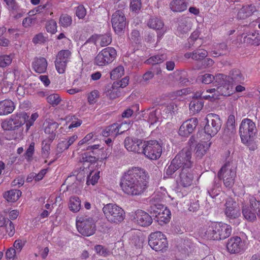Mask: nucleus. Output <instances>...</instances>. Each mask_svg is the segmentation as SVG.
I'll list each match as a JSON object with an SVG mask.
<instances>
[{"label":"nucleus","mask_w":260,"mask_h":260,"mask_svg":"<svg viewBox=\"0 0 260 260\" xmlns=\"http://www.w3.org/2000/svg\"><path fill=\"white\" fill-rule=\"evenodd\" d=\"M38 117L39 115L37 113H34L31 115L29 119H28V118L26 119L25 123H26V131H28L30 127L33 125L34 122ZM28 117H29L28 116Z\"/></svg>","instance_id":"obj_53"},{"label":"nucleus","mask_w":260,"mask_h":260,"mask_svg":"<svg viewBox=\"0 0 260 260\" xmlns=\"http://www.w3.org/2000/svg\"><path fill=\"white\" fill-rule=\"evenodd\" d=\"M255 10V7L252 5L243 6L238 12V17L240 19L246 18L251 16Z\"/></svg>","instance_id":"obj_34"},{"label":"nucleus","mask_w":260,"mask_h":260,"mask_svg":"<svg viewBox=\"0 0 260 260\" xmlns=\"http://www.w3.org/2000/svg\"><path fill=\"white\" fill-rule=\"evenodd\" d=\"M67 62L61 61L56 58L55 62V67L56 70L59 74H62L64 72L67 66Z\"/></svg>","instance_id":"obj_52"},{"label":"nucleus","mask_w":260,"mask_h":260,"mask_svg":"<svg viewBox=\"0 0 260 260\" xmlns=\"http://www.w3.org/2000/svg\"><path fill=\"white\" fill-rule=\"evenodd\" d=\"M112 25L115 32L117 34H121L126 26V18L122 11L118 10L112 16Z\"/></svg>","instance_id":"obj_14"},{"label":"nucleus","mask_w":260,"mask_h":260,"mask_svg":"<svg viewBox=\"0 0 260 260\" xmlns=\"http://www.w3.org/2000/svg\"><path fill=\"white\" fill-rule=\"evenodd\" d=\"M148 63L153 64V66L159 64L161 62V55H155L151 57L147 60Z\"/></svg>","instance_id":"obj_64"},{"label":"nucleus","mask_w":260,"mask_h":260,"mask_svg":"<svg viewBox=\"0 0 260 260\" xmlns=\"http://www.w3.org/2000/svg\"><path fill=\"white\" fill-rule=\"evenodd\" d=\"M175 105L173 103H171L167 105L165 109V112L167 115L166 118H171L174 113Z\"/></svg>","instance_id":"obj_61"},{"label":"nucleus","mask_w":260,"mask_h":260,"mask_svg":"<svg viewBox=\"0 0 260 260\" xmlns=\"http://www.w3.org/2000/svg\"><path fill=\"white\" fill-rule=\"evenodd\" d=\"M141 8V0H132L131 3V9L133 11H138Z\"/></svg>","instance_id":"obj_63"},{"label":"nucleus","mask_w":260,"mask_h":260,"mask_svg":"<svg viewBox=\"0 0 260 260\" xmlns=\"http://www.w3.org/2000/svg\"><path fill=\"white\" fill-rule=\"evenodd\" d=\"M214 79V76L210 74H205L198 77V80L204 84L211 83Z\"/></svg>","instance_id":"obj_51"},{"label":"nucleus","mask_w":260,"mask_h":260,"mask_svg":"<svg viewBox=\"0 0 260 260\" xmlns=\"http://www.w3.org/2000/svg\"><path fill=\"white\" fill-rule=\"evenodd\" d=\"M111 38L109 35H92L88 40L89 42L92 43L96 46H106L111 42Z\"/></svg>","instance_id":"obj_24"},{"label":"nucleus","mask_w":260,"mask_h":260,"mask_svg":"<svg viewBox=\"0 0 260 260\" xmlns=\"http://www.w3.org/2000/svg\"><path fill=\"white\" fill-rule=\"evenodd\" d=\"M211 143L209 142H203L199 143L194 148L195 156L198 158H201L207 152L210 147Z\"/></svg>","instance_id":"obj_31"},{"label":"nucleus","mask_w":260,"mask_h":260,"mask_svg":"<svg viewBox=\"0 0 260 260\" xmlns=\"http://www.w3.org/2000/svg\"><path fill=\"white\" fill-rule=\"evenodd\" d=\"M76 16L79 19H83L86 15V11L83 6H79L76 9Z\"/></svg>","instance_id":"obj_59"},{"label":"nucleus","mask_w":260,"mask_h":260,"mask_svg":"<svg viewBox=\"0 0 260 260\" xmlns=\"http://www.w3.org/2000/svg\"><path fill=\"white\" fill-rule=\"evenodd\" d=\"M98 139V137L94 133L88 134L85 137L80 140L78 143L79 146L84 144H90L95 142Z\"/></svg>","instance_id":"obj_38"},{"label":"nucleus","mask_w":260,"mask_h":260,"mask_svg":"<svg viewBox=\"0 0 260 260\" xmlns=\"http://www.w3.org/2000/svg\"><path fill=\"white\" fill-rule=\"evenodd\" d=\"M21 196V192L19 190L13 189L5 193L4 198L9 202H16Z\"/></svg>","instance_id":"obj_35"},{"label":"nucleus","mask_w":260,"mask_h":260,"mask_svg":"<svg viewBox=\"0 0 260 260\" xmlns=\"http://www.w3.org/2000/svg\"><path fill=\"white\" fill-rule=\"evenodd\" d=\"M225 214L231 218L239 217L241 215L240 209L238 204L232 198H228L225 203Z\"/></svg>","instance_id":"obj_17"},{"label":"nucleus","mask_w":260,"mask_h":260,"mask_svg":"<svg viewBox=\"0 0 260 260\" xmlns=\"http://www.w3.org/2000/svg\"><path fill=\"white\" fill-rule=\"evenodd\" d=\"M180 167L176 162V159H173L170 165L166 171V174L168 177L171 176Z\"/></svg>","instance_id":"obj_49"},{"label":"nucleus","mask_w":260,"mask_h":260,"mask_svg":"<svg viewBox=\"0 0 260 260\" xmlns=\"http://www.w3.org/2000/svg\"><path fill=\"white\" fill-rule=\"evenodd\" d=\"M187 0H172L170 4L171 10L175 12H182L187 9Z\"/></svg>","instance_id":"obj_28"},{"label":"nucleus","mask_w":260,"mask_h":260,"mask_svg":"<svg viewBox=\"0 0 260 260\" xmlns=\"http://www.w3.org/2000/svg\"><path fill=\"white\" fill-rule=\"evenodd\" d=\"M190 29V23L187 18H181L178 20L177 30L179 34H186L189 31Z\"/></svg>","instance_id":"obj_32"},{"label":"nucleus","mask_w":260,"mask_h":260,"mask_svg":"<svg viewBox=\"0 0 260 260\" xmlns=\"http://www.w3.org/2000/svg\"><path fill=\"white\" fill-rule=\"evenodd\" d=\"M198 119L192 118L185 122L180 127L179 134L184 137H187L192 133L197 125Z\"/></svg>","instance_id":"obj_21"},{"label":"nucleus","mask_w":260,"mask_h":260,"mask_svg":"<svg viewBox=\"0 0 260 260\" xmlns=\"http://www.w3.org/2000/svg\"><path fill=\"white\" fill-rule=\"evenodd\" d=\"M141 153L150 159L156 160L161 155L162 147L156 140L145 141L143 142Z\"/></svg>","instance_id":"obj_8"},{"label":"nucleus","mask_w":260,"mask_h":260,"mask_svg":"<svg viewBox=\"0 0 260 260\" xmlns=\"http://www.w3.org/2000/svg\"><path fill=\"white\" fill-rule=\"evenodd\" d=\"M226 248L231 253H239L244 250L245 245L239 237H234L229 239Z\"/></svg>","instance_id":"obj_18"},{"label":"nucleus","mask_w":260,"mask_h":260,"mask_svg":"<svg viewBox=\"0 0 260 260\" xmlns=\"http://www.w3.org/2000/svg\"><path fill=\"white\" fill-rule=\"evenodd\" d=\"M16 250L13 248H9L6 252V257L8 260H15L16 258Z\"/></svg>","instance_id":"obj_62"},{"label":"nucleus","mask_w":260,"mask_h":260,"mask_svg":"<svg viewBox=\"0 0 260 260\" xmlns=\"http://www.w3.org/2000/svg\"><path fill=\"white\" fill-rule=\"evenodd\" d=\"M193 54L196 55L197 59H194V60H200L202 59L205 57H206L208 55V52L206 50L204 49H199L193 51Z\"/></svg>","instance_id":"obj_58"},{"label":"nucleus","mask_w":260,"mask_h":260,"mask_svg":"<svg viewBox=\"0 0 260 260\" xmlns=\"http://www.w3.org/2000/svg\"><path fill=\"white\" fill-rule=\"evenodd\" d=\"M260 209V202L251 196L246 198V200L242 202V214L244 218L253 221L256 219V213Z\"/></svg>","instance_id":"obj_6"},{"label":"nucleus","mask_w":260,"mask_h":260,"mask_svg":"<svg viewBox=\"0 0 260 260\" xmlns=\"http://www.w3.org/2000/svg\"><path fill=\"white\" fill-rule=\"evenodd\" d=\"M117 52L113 47H107L102 50L95 56L94 63L104 66L112 62L116 58Z\"/></svg>","instance_id":"obj_10"},{"label":"nucleus","mask_w":260,"mask_h":260,"mask_svg":"<svg viewBox=\"0 0 260 260\" xmlns=\"http://www.w3.org/2000/svg\"><path fill=\"white\" fill-rule=\"evenodd\" d=\"M215 88H211L203 91L202 92H197L194 96L196 98H201L206 100H210L213 101L218 98L220 94L218 93Z\"/></svg>","instance_id":"obj_27"},{"label":"nucleus","mask_w":260,"mask_h":260,"mask_svg":"<svg viewBox=\"0 0 260 260\" xmlns=\"http://www.w3.org/2000/svg\"><path fill=\"white\" fill-rule=\"evenodd\" d=\"M129 128V125L126 123H122L120 126L117 123L111 125L109 126L103 133L105 136H111L115 137L118 134L122 133L126 129Z\"/></svg>","instance_id":"obj_23"},{"label":"nucleus","mask_w":260,"mask_h":260,"mask_svg":"<svg viewBox=\"0 0 260 260\" xmlns=\"http://www.w3.org/2000/svg\"><path fill=\"white\" fill-rule=\"evenodd\" d=\"M162 234L160 232L151 233L149 238V245L156 251H161L162 249Z\"/></svg>","instance_id":"obj_22"},{"label":"nucleus","mask_w":260,"mask_h":260,"mask_svg":"<svg viewBox=\"0 0 260 260\" xmlns=\"http://www.w3.org/2000/svg\"><path fill=\"white\" fill-rule=\"evenodd\" d=\"M139 109V107L138 105H133L131 108H127L124 111L122 114V116L124 118H129L133 115L135 110L138 111Z\"/></svg>","instance_id":"obj_50"},{"label":"nucleus","mask_w":260,"mask_h":260,"mask_svg":"<svg viewBox=\"0 0 260 260\" xmlns=\"http://www.w3.org/2000/svg\"><path fill=\"white\" fill-rule=\"evenodd\" d=\"M230 85L237 84L242 83L245 80L244 75L242 74L240 70L234 69L231 70L228 75ZM231 87V86H230Z\"/></svg>","instance_id":"obj_25"},{"label":"nucleus","mask_w":260,"mask_h":260,"mask_svg":"<svg viewBox=\"0 0 260 260\" xmlns=\"http://www.w3.org/2000/svg\"><path fill=\"white\" fill-rule=\"evenodd\" d=\"M35 150V143H31L28 148L27 149L25 152V157L28 161H30L31 159L32 156L34 154Z\"/></svg>","instance_id":"obj_57"},{"label":"nucleus","mask_w":260,"mask_h":260,"mask_svg":"<svg viewBox=\"0 0 260 260\" xmlns=\"http://www.w3.org/2000/svg\"><path fill=\"white\" fill-rule=\"evenodd\" d=\"M124 68L121 66H119L111 71V78L113 80L118 79L124 75Z\"/></svg>","instance_id":"obj_42"},{"label":"nucleus","mask_w":260,"mask_h":260,"mask_svg":"<svg viewBox=\"0 0 260 260\" xmlns=\"http://www.w3.org/2000/svg\"><path fill=\"white\" fill-rule=\"evenodd\" d=\"M47 100L49 104L53 106H56L60 103L61 99L58 94L53 93L49 95L47 98Z\"/></svg>","instance_id":"obj_47"},{"label":"nucleus","mask_w":260,"mask_h":260,"mask_svg":"<svg viewBox=\"0 0 260 260\" xmlns=\"http://www.w3.org/2000/svg\"><path fill=\"white\" fill-rule=\"evenodd\" d=\"M76 227L81 235L89 237L95 232V221L92 217L87 215H80L76 218Z\"/></svg>","instance_id":"obj_5"},{"label":"nucleus","mask_w":260,"mask_h":260,"mask_svg":"<svg viewBox=\"0 0 260 260\" xmlns=\"http://www.w3.org/2000/svg\"><path fill=\"white\" fill-rule=\"evenodd\" d=\"M58 127V124L55 122H47L45 127V132L46 134H50L49 136L50 141L53 140L55 137L54 132Z\"/></svg>","instance_id":"obj_36"},{"label":"nucleus","mask_w":260,"mask_h":260,"mask_svg":"<svg viewBox=\"0 0 260 260\" xmlns=\"http://www.w3.org/2000/svg\"><path fill=\"white\" fill-rule=\"evenodd\" d=\"M12 55H2L0 56V67H6L9 66L12 61Z\"/></svg>","instance_id":"obj_45"},{"label":"nucleus","mask_w":260,"mask_h":260,"mask_svg":"<svg viewBox=\"0 0 260 260\" xmlns=\"http://www.w3.org/2000/svg\"><path fill=\"white\" fill-rule=\"evenodd\" d=\"M100 171L92 172L88 175L87 179V184L94 185L97 183L100 178Z\"/></svg>","instance_id":"obj_44"},{"label":"nucleus","mask_w":260,"mask_h":260,"mask_svg":"<svg viewBox=\"0 0 260 260\" xmlns=\"http://www.w3.org/2000/svg\"><path fill=\"white\" fill-rule=\"evenodd\" d=\"M255 132V124L251 119L245 118L242 120L239 128V134L243 144L248 145L254 136Z\"/></svg>","instance_id":"obj_7"},{"label":"nucleus","mask_w":260,"mask_h":260,"mask_svg":"<svg viewBox=\"0 0 260 260\" xmlns=\"http://www.w3.org/2000/svg\"><path fill=\"white\" fill-rule=\"evenodd\" d=\"M71 54L72 52L70 50H62L58 53L56 58L67 63L70 59Z\"/></svg>","instance_id":"obj_43"},{"label":"nucleus","mask_w":260,"mask_h":260,"mask_svg":"<svg viewBox=\"0 0 260 260\" xmlns=\"http://www.w3.org/2000/svg\"><path fill=\"white\" fill-rule=\"evenodd\" d=\"M214 80L217 86L216 90L217 93H219L221 95L227 96L230 94V81H229L228 76L222 74H217L214 76Z\"/></svg>","instance_id":"obj_13"},{"label":"nucleus","mask_w":260,"mask_h":260,"mask_svg":"<svg viewBox=\"0 0 260 260\" xmlns=\"http://www.w3.org/2000/svg\"><path fill=\"white\" fill-rule=\"evenodd\" d=\"M102 211L107 221L112 224L121 223L125 218L124 210L115 204L109 203L105 205Z\"/></svg>","instance_id":"obj_4"},{"label":"nucleus","mask_w":260,"mask_h":260,"mask_svg":"<svg viewBox=\"0 0 260 260\" xmlns=\"http://www.w3.org/2000/svg\"><path fill=\"white\" fill-rule=\"evenodd\" d=\"M204 237L208 239L219 240L230 236L232 228L230 225L222 222H209L205 226Z\"/></svg>","instance_id":"obj_2"},{"label":"nucleus","mask_w":260,"mask_h":260,"mask_svg":"<svg viewBox=\"0 0 260 260\" xmlns=\"http://www.w3.org/2000/svg\"><path fill=\"white\" fill-rule=\"evenodd\" d=\"M99 97L100 93L98 90L90 92L87 95L88 103L90 105H93L98 102Z\"/></svg>","instance_id":"obj_41"},{"label":"nucleus","mask_w":260,"mask_h":260,"mask_svg":"<svg viewBox=\"0 0 260 260\" xmlns=\"http://www.w3.org/2000/svg\"><path fill=\"white\" fill-rule=\"evenodd\" d=\"M46 29L48 32L54 34L57 30L56 22L53 20H50L47 24Z\"/></svg>","instance_id":"obj_56"},{"label":"nucleus","mask_w":260,"mask_h":260,"mask_svg":"<svg viewBox=\"0 0 260 260\" xmlns=\"http://www.w3.org/2000/svg\"><path fill=\"white\" fill-rule=\"evenodd\" d=\"M72 22V18L67 14L62 15L59 19V24L63 27L70 26Z\"/></svg>","instance_id":"obj_48"},{"label":"nucleus","mask_w":260,"mask_h":260,"mask_svg":"<svg viewBox=\"0 0 260 260\" xmlns=\"http://www.w3.org/2000/svg\"><path fill=\"white\" fill-rule=\"evenodd\" d=\"M47 66L48 63L45 58H38L32 63V69L38 73H43L46 71Z\"/></svg>","instance_id":"obj_29"},{"label":"nucleus","mask_w":260,"mask_h":260,"mask_svg":"<svg viewBox=\"0 0 260 260\" xmlns=\"http://www.w3.org/2000/svg\"><path fill=\"white\" fill-rule=\"evenodd\" d=\"M4 228L10 237H12L14 235L15 232V228L13 223L10 220L9 222H8V223H7V225H5Z\"/></svg>","instance_id":"obj_60"},{"label":"nucleus","mask_w":260,"mask_h":260,"mask_svg":"<svg viewBox=\"0 0 260 260\" xmlns=\"http://www.w3.org/2000/svg\"><path fill=\"white\" fill-rule=\"evenodd\" d=\"M247 39L251 41L249 43L258 45L260 44V32L254 31L252 32L248 35Z\"/></svg>","instance_id":"obj_46"},{"label":"nucleus","mask_w":260,"mask_h":260,"mask_svg":"<svg viewBox=\"0 0 260 260\" xmlns=\"http://www.w3.org/2000/svg\"><path fill=\"white\" fill-rule=\"evenodd\" d=\"M236 132L235 118L233 115H230L226 122L224 134L229 137H232L236 134Z\"/></svg>","instance_id":"obj_30"},{"label":"nucleus","mask_w":260,"mask_h":260,"mask_svg":"<svg viewBox=\"0 0 260 260\" xmlns=\"http://www.w3.org/2000/svg\"><path fill=\"white\" fill-rule=\"evenodd\" d=\"M148 178L144 170L139 167H133L124 173L119 185L124 193L132 196L139 195L146 189Z\"/></svg>","instance_id":"obj_1"},{"label":"nucleus","mask_w":260,"mask_h":260,"mask_svg":"<svg viewBox=\"0 0 260 260\" xmlns=\"http://www.w3.org/2000/svg\"><path fill=\"white\" fill-rule=\"evenodd\" d=\"M206 120L207 123L204 127L205 133L211 136H214L219 131L221 126V121L219 116L210 113L207 115Z\"/></svg>","instance_id":"obj_11"},{"label":"nucleus","mask_w":260,"mask_h":260,"mask_svg":"<svg viewBox=\"0 0 260 260\" xmlns=\"http://www.w3.org/2000/svg\"><path fill=\"white\" fill-rule=\"evenodd\" d=\"M162 206L161 204H154L152 210L155 216V220L157 222H161L162 217Z\"/></svg>","instance_id":"obj_40"},{"label":"nucleus","mask_w":260,"mask_h":260,"mask_svg":"<svg viewBox=\"0 0 260 260\" xmlns=\"http://www.w3.org/2000/svg\"><path fill=\"white\" fill-rule=\"evenodd\" d=\"M68 207L73 212L77 213L81 209V201L78 197H71L69 201Z\"/></svg>","instance_id":"obj_33"},{"label":"nucleus","mask_w":260,"mask_h":260,"mask_svg":"<svg viewBox=\"0 0 260 260\" xmlns=\"http://www.w3.org/2000/svg\"><path fill=\"white\" fill-rule=\"evenodd\" d=\"M82 122V120L75 116L67 117L65 120H62L60 124L62 126L60 127V133H67L72 132L74 128L80 126Z\"/></svg>","instance_id":"obj_16"},{"label":"nucleus","mask_w":260,"mask_h":260,"mask_svg":"<svg viewBox=\"0 0 260 260\" xmlns=\"http://www.w3.org/2000/svg\"><path fill=\"white\" fill-rule=\"evenodd\" d=\"M27 118L28 115L25 113L13 115L2 122V128L5 131H14V135L13 138L21 139L23 137V129L20 128L24 125Z\"/></svg>","instance_id":"obj_3"},{"label":"nucleus","mask_w":260,"mask_h":260,"mask_svg":"<svg viewBox=\"0 0 260 260\" xmlns=\"http://www.w3.org/2000/svg\"><path fill=\"white\" fill-rule=\"evenodd\" d=\"M203 104L202 102L195 100L191 101L189 104V110L192 113L194 114L200 112L203 108Z\"/></svg>","instance_id":"obj_39"},{"label":"nucleus","mask_w":260,"mask_h":260,"mask_svg":"<svg viewBox=\"0 0 260 260\" xmlns=\"http://www.w3.org/2000/svg\"><path fill=\"white\" fill-rule=\"evenodd\" d=\"M218 175L220 179L223 180L224 185L231 188L234 183L236 176V167L232 163L226 162L221 168Z\"/></svg>","instance_id":"obj_9"},{"label":"nucleus","mask_w":260,"mask_h":260,"mask_svg":"<svg viewBox=\"0 0 260 260\" xmlns=\"http://www.w3.org/2000/svg\"><path fill=\"white\" fill-rule=\"evenodd\" d=\"M143 142L137 138L127 137L124 140V146L125 148L131 152L137 153H141Z\"/></svg>","instance_id":"obj_20"},{"label":"nucleus","mask_w":260,"mask_h":260,"mask_svg":"<svg viewBox=\"0 0 260 260\" xmlns=\"http://www.w3.org/2000/svg\"><path fill=\"white\" fill-rule=\"evenodd\" d=\"M15 108L14 102L10 100H4L0 102V116L12 113Z\"/></svg>","instance_id":"obj_26"},{"label":"nucleus","mask_w":260,"mask_h":260,"mask_svg":"<svg viewBox=\"0 0 260 260\" xmlns=\"http://www.w3.org/2000/svg\"><path fill=\"white\" fill-rule=\"evenodd\" d=\"M96 253L102 256H107L109 254L108 250L102 245H98L94 247Z\"/></svg>","instance_id":"obj_54"},{"label":"nucleus","mask_w":260,"mask_h":260,"mask_svg":"<svg viewBox=\"0 0 260 260\" xmlns=\"http://www.w3.org/2000/svg\"><path fill=\"white\" fill-rule=\"evenodd\" d=\"M117 86V83H113L111 87L106 91V95L110 99H114L120 95L119 88Z\"/></svg>","instance_id":"obj_37"},{"label":"nucleus","mask_w":260,"mask_h":260,"mask_svg":"<svg viewBox=\"0 0 260 260\" xmlns=\"http://www.w3.org/2000/svg\"><path fill=\"white\" fill-rule=\"evenodd\" d=\"M191 147H186L184 148L174 159H176V162L180 167L182 168V169H189L193 164L191 160Z\"/></svg>","instance_id":"obj_12"},{"label":"nucleus","mask_w":260,"mask_h":260,"mask_svg":"<svg viewBox=\"0 0 260 260\" xmlns=\"http://www.w3.org/2000/svg\"><path fill=\"white\" fill-rule=\"evenodd\" d=\"M148 25L153 29H158L161 27V22L156 18H152L149 21Z\"/></svg>","instance_id":"obj_55"},{"label":"nucleus","mask_w":260,"mask_h":260,"mask_svg":"<svg viewBox=\"0 0 260 260\" xmlns=\"http://www.w3.org/2000/svg\"><path fill=\"white\" fill-rule=\"evenodd\" d=\"M133 220L134 222L142 226H149L152 222V219L149 214L141 210L136 211Z\"/></svg>","instance_id":"obj_19"},{"label":"nucleus","mask_w":260,"mask_h":260,"mask_svg":"<svg viewBox=\"0 0 260 260\" xmlns=\"http://www.w3.org/2000/svg\"><path fill=\"white\" fill-rule=\"evenodd\" d=\"M194 179V175L190 170L182 169L177 182L180 186L188 187L193 185Z\"/></svg>","instance_id":"obj_15"}]
</instances>
